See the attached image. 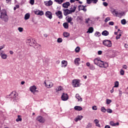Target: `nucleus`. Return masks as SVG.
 Instances as JSON below:
<instances>
[{
	"label": "nucleus",
	"instance_id": "f257e3e1",
	"mask_svg": "<svg viewBox=\"0 0 128 128\" xmlns=\"http://www.w3.org/2000/svg\"><path fill=\"white\" fill-rule=\"evenodd\" d=\"M94 64L100 66V68H106L108 66V64L106 62H104L102 60L96 58L94 60Z\"/></svg>",
	"mask_w": 128,
	"mask_h": 128
},
{
	"label": "nucleus",
	"instance_id": "f03ea898",
	"mask_svg": "<svg viewBox=\"0 0 128 128\" xmlns=\"http://www.w3.org/2000/svg\"><path fill=\"white\" fill-rule=\"evenodd\" d=\"M18 92L14 91L7 96V98H12V102H16L18 100Z\"/></svg>",
	"mask_w": 128,
	"mask_h": 128
},
{
	"label": "nucleus",
	"instance_id": "7ed1b4c3",
	"mask_svg": "<svg viewBox=\"0 0 128 128\" xmlns=\"http://www.w3.org/2000/svg\"><path fill=\"white\" fill-rule=\"evenodd\" d=\"M0 14V18L4 20V22H8V16L6 14V10H2Z\"/></svg>",
	"mask_w": 128,
	"mask_h": 128
},
{
	"label": "nucleus",
	"instance_id": "20e7f679",
	"mask_svg": "<svg viewBox=\"0 0 128 128\" xmlns=\"http://www.w3.org/2000/svg\"><path fill=\"white\" fill-rule=\"evenodd\" d=\"M26 42L27 44H28V46H32L36 44V40L34 39H32V38H28L26 40Z\"/></svg>",
	"mask_w": 128,
	"mask_h": 128
},
{
	"label": "nucleus",
	"instance_id": "39448f33",
	"mask_svg": "<svg viewBox=\"0 0 128 128\" xmlns=\"http://www.w3.org/2000/svg\"><path fill=\"white\" fill-rule=\"evenodd\" d=\"M102 44L105 46H108V48H110L112 46V41L108 40H104L102 42Z\"/></svg>",
	"mask_w": 128,
	"mask_h": 128
},
{
	"label": "nucleus",
	"instance_id": "423d86ee",
	"mask_svg": "<svg viewBox=\"0 0 128 128\" xmlns=\"http://www.w3.org/2000/svg\"><path fill=\"white\" fill-rule=\"evenodd\" d=\"M63 12L64 16H68V14H70L72 12H74V10H70L68 9H64Z\"/></svg>",
	"mask_w": 128,
	"mask_h": 128
},
{
	"label": "nucleus",
	"instance_id": "0eeeda50",
	"mask_svg": "<svg viewBox=\"0 0 128 128\" xmlns=\"http://www.w3.org/2000/svg\"><path fill=\"white\" fill-rule=\"evenodd\" d=\"M36 120L39 122H40V124H44V122H46V119H44V118H42V116H38L36 118Z\"/></svg>",
	"mask_w": 128,
	"mask_h": 128
},
{
	"label": "nucleus",
	"instance_id": "6e6552de",
	"mask_svg": "<svg viewBox=\"0 0 128 128\" xmlns=\"http://www.w3.org/2000/svg\"><path fill=\"white\" fill-rule=\"evenodd\" d=\"M44 84H46V88H52L54 84L52 82H50V81H45Z\"/></svg>",
	"mask_w": 128,
	"mask_h": 128
},
{
	"label": "nucleus",
	"instance_id": "1a4fd4ad",
	"mask_svg": "<svg viewBox=\"0 0 128 128\" xmlns=\"http://www.w3.org/2000/svg\"><path fill=\"white\" fill-rule=\"evenodd\" d=\"M72 86L74 88H78V86H80V80H73Z\"/></svg>",
	"mask_w": 128,
	"mask_h": 128
},
{
	"label": "nucleus",
	"instance_id": "9d476101",
	"mask_svg": "<svg viewBox=\"0 0 128 128\" xmlns=\"http://www.w3.org/2000/svg\"><path fill=\"white\" fill-rule=\"evenodd\" d=\"M34 13L35 14H37L38 16H44V11L42 10H34Z\"/></svg>",
	"mask_w": 128,
	"mask_h": 128
},
{
	"label": "nucleus",
	"instance_id": "9b49d317",
	"mask_svg": "<svg viewBox=\"0 0 128 128\" xmlns=\"http://www.w3.org/2000/svg\"><path fill=\"white\" fill-rule=\"evenodd\" d=\"M45 16L50 20H52V13L50 11H47L46 12Z\"/></svg>",
	"mask_w": 128,
	"mask_h": 128
},
{
	"label": "nucleus",
	"instance_id": "f8f14e48",
	"mask_svg": "<svg viewBox=\"0 0 128 128\" xmlns=\"http://www.w3.org/2000/svg\"><path fill=\"white\" fill-rule=\"evenodd\" d=\"M62 100H68V95L67 94L63 93L62 96Z\"/></svg>",
	"mask_w": 128,
	"mask_h": 128
},
{
	"label": "nucleus",
	"instance_id": "ddd939ff",
	"mask_svg": "<svg viewBox=\"0 0 128 128\" xmlns=\"http://www.w3.org/2000/svg\"><path fill=\"white\" fill-rule=\"evenodd\" d=\"M56 14L57 16H58V18H60V20H62V11H58L57 12H56Z\"/></svg>",
	"mask_w": 128,
	"mask_h": 128
},
{
	"label": "nucleus",
	"instance_id": "4468645a",
	"mask_svg": "<svg viewBox=\"0 0 128 128\" xmlns=\"http://www.w3.org/2000/svg\"><path fill=\"white\" fill-rule=\"evenodd\" d=\"M86 6H84V5H80L78 6V10H83L84 12H86Z\"/></svg>",
	"mask_w": 128,
	"mask_h": 128
},
{
	"label": "nucleus",
	"instance_id": "2eb2a0df",
	"mask_svg": "<svg viewBox=\"0 0 128 128\" xmlns=\"http://www.w3.org/2000/svg\"><path fill=\"white\" fill-rule=\"evenodd\" d=\"M114 14H116V16H118V18H120L121 16H124V12H118L116 11L114 12Z\"/></svg>",
	"mask_w": 128,
	"mask_h": 128
},
{
	"label": "nucleus",
	"instance_id": "dca6fc26",
	"mask_svg": "<svg viewBox=\"0 0 128 128\" xmlns=\"http://www.w3.org/2000/svg\"><path fill=\"white\" fill-rule=\"evenodd\" d=\"M36 86H32L30 87V90L32 92H33V94H34L35 92H36Z\"/></svg>",
	"mask_w": 128,
	"mask_h": 128
},
{
	"label": "nucleus",
	"instance_id": "f3484780",
	"mask_svg": "<svg viewBox=\"0 0 128 128\" xmlns=\"http://www.w3.org/2000/svg\"><path fill=\"white\" fill-rule=\"evenodd\" d=\"M110 126H120V123L117 122L116 123H114L113 121H110Z\"/></svg>",
	"mask_w": 128,
	"mask_h": 128
},
{
	"label": "nucleus",
	"instance_id": "a211bd4d",
	"mask_svg": "<svg viewBox=\"0 0 128 128\" xmlns=\"http://www.w3.org/2000/svg\"><path fill=\"white\" fill-rule=\"evenodd\" d=\"M70 6V2H66L65 3H64L62 4L63 8H68Z\"/></svg>",
	"mask_w": 128,
	"mask_h": 128
},
{
	"label": "nucleus",
	"instance_id": "6ab92c4d",
	"mask_svg": "<svg viewBox=\"0 0 128 128\" xmlns=\"http://www.w3.org/2000/svg\"><path fill=\"white\" fill-rule=\"evenodd\" d=\"M75 97L76 100H78V102H82V98L80 96L79 94H76Z\"/></svg>",
	"mask_w": 128,
	"mask_h": 128
},
{
	"label": "nucleus",
	"instance_id": "aec40b11",
	"mask_svg": "<svg viewBox=\"0 0 128 128\" xmlns=\"http://www.w3.org/2000/svg\"><path fill=\"white\" fill-rule=\"evenodd\" d=\"M63 90L62 87L60 86H58L56 89V93L58 94V92H60V90Z\"/></svg>",
	"mask_w": 128,
	"mask_h": 128
},
{
	"label": "nucleus",
	"instance_id": "412c9836",
	"mask_svg": "<svg viewBox=\"0 0 128 128\" xmlns=\"http://www.w3.org/2000/svg\"><path fill=\"white\" fill-rule=\"evenodd\" d=\"M84 118L82 116H78L74 119L75 122H78V120H81Z\"/></svg>",
	"mask_w": 128,
	"mask_h": 128
},
{
	"label": "nucleus",
	"instance_id": "4be33fe9",
	"mask_svg": "<svg viewBox=\"0 0 128 128\" xmlns=\"http://www.w3.org/2000/svg\"><path fill=\"white\" fill-rule=\"evenodd\" d=\"M68 66V62L66 60H62V68H66Z\"/></svg>",
	"mask_w": 128,
	"mask_h": 128
},
{
	"label": "nucleus",
	"instance_id": "5701e85b",
	"mask_svg": "<svg viewBox=\"0 0 128 128\" xmlns=\"http://www.w3.org/2000/svg\"><path fill=\"white\" fill-rule=\"evenodd\" d=\"M80 62V58H76L74 60V64L76 66H78Z\"/></svg>",
	"mask_w": 128,
	"mask_h": 128
},
{
	"label": "nucleus",
	"instance_id": "b1692460",
	"mask_svg": "<svg viewBox=\"0 0 128 128\" xmlns=\"http://www.w3.org/2000/svg\"><path fill=\"white\" fill-rule=\"evenodd\" d=\"M74 109L76 110H78V112H80V110H82V108L80 106H75L74 107Z\"/></svg>",
	"mask_w": 128,
	"mask_h": 128
},
{
	"label": "nucleus",
	"instance_id": "393cba45",
	"mask_svg": "<svg viewBox=\"0 0 128 128\" xmlns=\"http://www.w3.org/2000/svg\"><path fill=\"white\" fill-rule=\"evenodd\" d=\"M109 34L110 33L107 30H104L102 32V36H108Z\"/></svg>",
	"mask_w": 128,
	"mask_h": 128
},
{
	"label": "nucleus",
	"instance_id": "a878e982",
	"mask_svg": "<svg viewBox=\"0 0 128 128\" xmlns=\"http://www.w3.org/2000/svg\"><path fill=\"white\" fill-rule=\"evenodd\" d=\"M88 32H89L90 34H92V33L94 32V28L90 27L88 28V31L87 32V33Z\"/></svg>",
	"mask_w": 128,
	"mask_h": 128
},
{
	"label": "nucleus",
	"instance_id": "bb28decb",
	"mask_svg": "<svg viewBox=\"0 0 128 128\" xmlns=\"http://www.w3.org/2000/svg\"><path fill=\"white\" fill-rule=\"evenodd\" d=\"M34 48L37 50H40V44H36V43H35L34 45Z\"/></svg>",
	"mask_w": 128,
	"mask_h": 128
},
{
	"label": "nucleus",
	"instance_id": "cd10ccee",
	"mask_svg": "<svg viewBox=\"0 0 128 128\" xmlns=\"http://www.w3.org/2000/svg\"><path fill=\"white\" fill-rule=\"evenodd\" d=\"M30 14L28 13L26 14L24 16V20H28V18H30Z\"/></svg>",
	"mask_w": 128,
	"mask_h": 128
},
{
	"label": "nucleus",
	"instance_id": "c85d7f7f",
	"mask_svg": "<svg viewBox=\"0 0 128 128\" xmlns=\"http://www.w3.org/2000/svg\"><path fill=\"white\" fill-rule=\"evenodd\" d=\"M63 26H64V28H68V22L64 23Z\"/></svg>",
	"mask_w": 128,
	"mask_h": 128
},
{
	"label": "nucleus",
	"instance_id": "c756f323",
	"mask_svg": "<svg viewBox=\"0 0 128 128\" xmlns=\"http://www.w3.org/2000/svg\"><path fill=\"white\" fill-rule=\"evenodd\" d=\"M63 36H64V38H68V36H70V33L68 32H64L63 34Z\"/></svg>",
	"mask_w": 128,
	"mask_h": 128
},
{
	"label": "nucleus",
	"instance_id": "7c9ffc66",
	"mask_svg": "<svg viewBox=\"0 0 128 128\" xmlns=\"http://www.w3.org/2000/svg\"><path fill=\"white\" fill-rule=\"evenodd\" d=\"M1 57H2V58L3 60H6V58H8V55L4 54L1 56Z\"/></svg>",
	"mask_w": 128,
	"mask_h": 128
},
{
	"label": "nucleus",
	"instance_id": "2f4dec72",
	"mask_svg": "<svg viewBox=\"0 0 128 128\" xmlns=\"http://www.w3.org/2000/svg\"><path fill=\"white\" fill-rule=\"evenodd\" d=\"M120 84L118 81H116L114 82V86L113 88H118V85Z\"/></svg>",
	"mask_w": 128,
	"mask_h": 128
},
{
	"label": "nucleus",
	"instance_id": "473e14b6",
	"mask_svg": "<svg viewBox=\"0 0 128 128\" xmlns=\"http://www.w3.org/2000/svg\"><path fill=\"white\" fill-rule=\"evenodd\" d=\"M80 46H77V47L75 48V52H80Z\"/></svg>",
	"mask_w": 128,
	"mask_h": 128
},
{
	"label": "nucleus",
	"instance_id": "72a5a7b5",
	"mask_svg": "<svg viewBox=\"0 0 128 128\" xmlns=\"http://www.w3.org/2000/svg\"><path fill=\"white\" fill-rule=\"evenodd\" d=\"M98 0H90V4H96L98 3Z\"/></svg>",
	"mask_w": 128,
	"mask_h": 128
},
{
	"label": "nucleus",
	"instance_id": "f704fd0d",
	"mask_svg": "<svg viewBox=\"0 0 128 128\" xmlns=\"http://www.w3.org/2000/svg\"><path fill=\"white\" fill-rule=\"evenodd\" d=\"M76 8L75 6H72V7L70 8V10H74V12H76Z\"/></svg>",
	"mask_w": 128,
	"mask_h": 128
},
{
	"label": "nucleus",
	"instance_id": "c9c22d12",
	"mask_svg": "<svg viewBox=\"0 0 128 128\" xmlns=\"http://www.w3.org/2000/svg\"><path fill=\"white\" fill-rule=\"evenodd\" d=\"M22 118H20V116H18V118L16 119V122H22Z\"/></svg>",
	"mask_w": 128,
	"mask_h": 128
},
{
	"label": "nucleus",
	"instance_id": "e433bc0d",
	"mask_svg": "<svg viewBox=\"0 0 128 128\" xmlns=\"http://www.w3.org/2000/svg\"><path fill=\"white\" fill-rule=\"evenodd\" d=\"M101 112H106V108L104 107H102L101 108Z\"/></svg>",
	"mask_w": 128,
	"mask_h": 128
},
{
	"label": "nucleus",
	"instance_id": "4c0bfd02",
	"mask_svg": "<svg viewBox=\"0 0 128 128\" xmlns=\"http://www.w3.org/2000/svg\"><path fill=\"white\" fill-rule=\"evenodd\" d=\"M121 24H126V20L125 19H123L121 20Z\"/></svg>",
	"mask_w": 128,
	"mask_h": 128
},
{
	"label": "nucleus",
	"instance_id": "58836bf2",
	"mask_svg": "<svg viewBox=\"0 0 128 128\" xmlns=\"http://www.w3.org/2000/svg\"><path fill=\"white\" fill-rule=\"evenodd\" d=\"M72 18L69 17L67 18V22H72Z\"/></svg>",
	"mask_w": 128,
	"mask_h": 128
},
{
	"label": "nucleus",
	"instance_id": "ea45409f",
	"mask_svg": "<svg viewBox=\"0 0 128 128\" xmlns=\"http://www.w3.org/2000/svg\"><path fill=\"white\" fill-rule=\"evenodd\" d=\"M106 110L108 114H112V110L110 108H108Z\"/></svg>",
	"mask_w": 128,
	"mask_h": 128
},
{
	"label": "nucleus",
	"instance_id": "a19ab883",
	"mask_svg": "<svg viewBox=\"0 0 128 128\" xmlns=\"http://www.w3.org/2000/svg\"><path fill=\"white\" fill-rule=\"evenodd\" d=\"M120 74L121 76H124V70L122 69H121L120 70Z\"/></svg>",
	"mask_w": 128,
	"mask_h": 128
},
{
	"label": "nucleus",
	"instance_id": "79ce46f5",
	"mask_svg": "<svg viewBox=\"0 0 128 128\" xmlns=\"http://www.w3.org/2000/svg\"><path fill=\"white\" fill-rule=\"evenodd\" d=\"M95 36H100V33L98 32H96L95 33Z\"/></svg>",
	"mask_w": 128,
	"mask_h": 128
},
{
	"label": "nucleus",
	"instance_id": "37998d69",
	"mask_svg": "<svg viewBox=\"0 0 128 128\" xmlns=\"http://www.w3.org/2000/svg\"><path fill=\"white\" fill-rule=\"evenodd\" d=\"M58 42H62V38H58L57 40Z\"/></svg>",
	"mask_w": 128,
	"mask_h": 128
},
{
	"label": "nucleus",
	"instance_id": "c03bdc74",
	"mask_svg": "<svg viewBox=\"0 0 128 128\" xmlns=\"http://www.w3.org/2000/svg\"><path fill=\"white\" fill-rule=\"evenodd\" d=\"M110 102H112V100H109V99H107L106 100V104H110Z\"/></svg>",
	"mask_w": 128,
	"mask_h": 128
},
{
	"label": "nucleus",
	"instance_id": "a18cd8bd",
	"mask_svg": "<svg viewBox=\"0 0 128 128\" xmlns=\"http://www.w3.org/2000/svg\"><path fill=\"white\" fill-rule=\"evenodd\" d=\"M18 30L20 32H22L24 30V28H18Z\"/></svg>",
	"mask_w": 128,
	"mask_h": 128
},
{
	"label": "nucleus",
	"instance_id": "49530a36",
	"mask_svg": "<svg viewBox=\"0 0 128 128\" xmlns=\"http://www.w3.org/2000/svg\"><path fill=\"white\" fill-rule=\"evenodd\" d=\"M108 20H110V17H108V18H106V19H105V22H108Z\"/></svg>",
	"mask_w": 128,
	"mask_h": 128
},
{
	"label": "nucleus",
	"instance_id": "de8ad7c7",
	"mask_svg": "<svg viewBox=\"0 0 128 128\" xmlns=\"http://www.w3.org/2000/svg\"><path fill=\"white\" fill-rule=\"evenodd\" d=\"M6 46V44H3L2 46H0V50H4Z\"/></svg>",
	"mask_w": 128,
	"mask_h": 128
},
{
	"label": "nucleus",
	"instance_id": "09e8293b",
	"mask_svg": "<svg viewBox=\"0 0 128 128\" xmlns=\"http://www.w3.org/2000/svg\"><path fill=\"white\" fill-rule=\"evenodd\" d=\"M48 6H52V0H49L48 2Z\"/></svg>",
	"mask_w": 128,
	"mask_h": 128
},
{
	"label": "nucleus",
	"instance_id": "8fccbe9b",
	"mask_svg": "<svg viewBox=\"0 0 128 128\" xmlns=\"http://www.w3.org/2000/svg\"><path fill=\"white\" fill-rule=\"evenodd\" d=\"M92 124H88V126H86V128H92Z\"/></svg>",
	"mask_w": 128,
	"mask_h": 128
},
{
	"label": "nucleus",
	"instance_id": "3c124183",
	"mask_svg": "<svg viewBox=\"0 0 128 128\" xmlns=\"http://www.w3.org/2000/svg\"><path fill=\"white\" fill-rule=\"evenodd\" d=\"M120 36H122V34H120L119 35H118L116 36V40H118V39L120 38Z\"/></svg>",
	"mask_w": 128,
	"mask_h": 128
},
{
	"label": "nucleus",
	"instance_id": "603ef678",
	"mask_svg": "<svg viewBox=\"0 0 128 128\" xmlns=\"http://www.w3.org/2000/svg\"><path fill=\"white\" fill-rule=\"evenodd\" d=\"M94 122L96 124H98V122H100V121H98V119H96L94 120Z\"/></svg>",
	"mask_w": 128,
	"mask_h": 128
},
{
	"label": "nucleus",
	"instance_id": "864d4df0",
	"mask_svg": "<svg viewBox=\"0 0 128 128\" xmlns=\"http://www.w3.org/2000/svg\"><path fill=\"white\" fill-rule=\"evenodd\" d=\"M85 20H86V24H88V22H89L90 20V18H86V19Z\"/></svg>",
	"mask_w": 128,
	"mask_h": 128
},
{
	"label": "nucleus",
	"instance_id": "5fc2aeb1",
	"mask_svg": "<svg viewBox=\"0 0 128 128\" xmlns=\"http://www.w3.org/2000/svg\"><path fill=\"white\" fill-rule=\"evenodd\" d=\"M30 4H32V5H33V4H34V0H30Z\"/></svg>",
	"mask_w": 128,
	"mask_h": 128
},
{
	"label": "nucleus",
	"instance_id": "6e6d98bb",
	"mask_svg": "<svg viewBox=\"0 0 128 128\" xmlns=\"http://www.w3.org/2000/svg\"><path fill=\"white\" fill-rule=\"evenodd\" d=\"M92 108L94 110H98V108H96V106H93L92 107Z\"/></svg>",
	"mask_w": 128,
	"mask_h": 128
},
{
	"label": "nucleus",
	"instance_id": "4d7b16f0",
	"mask_svg": "<svg viewBox=\"0 0 128 128\" xmlns=\"http://www.w3.org/2000/svg\"><path fill=\"white\" fill-rule=\"evenodd\" d=\"M114 23L113 22H110L108 23V24H110V26H114Z\"/></svg>",
	"mask_w": 128,
	"mask_h": 128
},
{
	"label": "nucleus",
	"instance_id": "13d9d810",
	"mask_svg": "<svg viewBox=\"0 0 128 128\" xmlns=\"http://www.w3.org/2000/svg\"><path fill=\"white\" fill-rule=\"evenodd\" d=\"M122 68L124 70H126L128 68V66H126V65H123Z\"/></svg>",
	"mask_w": 128,
	"mask_h": 128
},
{
	"label": "nucleus",
	"instance_id": "bf43d9fd",
	"mask_svg": "<svg viewBox=\"0 0 128 128\" xmlns=\"http://www.w3.org/2000/svg\"><path fill=\"white\" fill-rule=\"evenodd\" d=\"M103 6H108V4L106 3V2H104Z\"/></svg>",
	"mask_w": 128,
	"mask_h": 128
},
{
	"label": "nucleus",
	"instance_id": "052dcab7",
	"mask_svg": "<svg viewBox=\"0 0 128 128\" xmlns=\"http://www.w3.org/2000/svg\"><path fill=\"white\" fill-rule=\"evenodd\" d=\"M122 92L119 90V96H122Z\"/></svg>",
	"mask_w": 128,
	"mask_h": 128
},
{
	"label": "nucleus",
	"instance_id": "680f3d73",
	"mask_svg": "<svg viewBox=\"0 0 128 128\" xmlns=\"http://www.w3.org/2000/svg\"><path fill=\"white\" fill-rule=\"evenodd\" d=\"M6 4H10V2H12V0H6Z\"/></svg>",
	"mask_w": 128,
	"mask_h": 128
},
{
	"label": "nucleus",
	"instance_id": "e2e57ef3",
	"mask_svg": "<svg viewBox=\"0 0 128 128\" xmlns=\"http://www.w3.org/2000/svg\"><path fill=\"white\" fill-rule=\"evenodd\" d=\"M102 54V50L98 51V54L100 55Z\"/></svg>",
	"mask_w": 128,
	"mask_h": 128
},
{
	"label": "nucleus",
	"instance_id": "0e129e2a",
	"mask_svg": "<svg viewBox=\"0 0 128 128\" xmlns=\"http://www.w3.org/2000/svg\"><path fill=\"white\" fill-rule=\"evenodd\" d=\"M4 50H0V56H2V54H4Z\"/></svg>",
	"mask_w": 128,
	"mask_h": 128
},
{
	"label": "nucleus",
	"instance_id": "69168bd1",
	"mask_svg": "<svg viewBox=\"0 0 128 128\" xmlns=\"http://www.w3.org/2000/svg\"><path fill=\"white\" fill-rule=\"evenodd\" d=\"M90 70H94V66H90Z\"/></svg>",
	"mask_w": 128,
	"mask_h": 128
},
{
	"label": "nucleus",
	"instance_id": "338daca9",
	"mask_svg": "<svg viewBox=\"0 0 128 128\" xmlns=\"http://www.w3.org/2000/svg\"><path fill=\"white\" fill-rule=\"evenodd\" d=\"M104 128H110V126L108 125H106L105 126Z\"/></svg>",
	"mask_w": 128,
	"mask_h": 128
},
{
	"label": "nucleus",
	"instance_id": "774afa93",
	"mask_svg": "<svg viewBox=\"0 0 128 128\" xmlns=\"http://www.w3.org/2000/svg\"><path fill=\"white\" fill-rule=\"evenodd\" d=\"M87 4H90V0H86Z\"/></svg>",
	"mask_w": 128,
	"mask_h": 128
}]
</instances>
